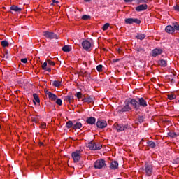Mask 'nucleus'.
Listing matches in <instances>:
<instances>
[{
    "label": "nucleus",
    "mask_w": 179,
    "mask_h": 179,
    "mask_svg": "<svg viewBox=\"0 0 179 179\" xmlns=\"http://www.w3.org/2000/svg\"><path fill=\"white\" fill-rule=\"evenodd\" d=\"M144 171L145 175L148 177H150V176H152V174L153 173V164L149 162H145L144 165Z\"/></svg>",
    "instance_id": "f257e3e1"
},
{
    "label": "nucleus",
    "mask_w": 179,
    "mask_h": 179,
    "mask_svg": "<svg viewBox=\"0 0 179 179\" xmlns=\"http://www.w3.org/2000/svg\"><path fill=\"white\" fill-rule=\"evenodd\" d=\"M43 35L45 37V38H48V40H58V35L54 32L45 31L43 32Z\"/></svg>",
    "instance_id": "f03ea898"
},
{
    "label": "nucleus",
    "mask_w": 179,
    "mask_h": 179,
    "mask_svg": "<svg viewBox=\"0 0 179 179\" xmlns=\"http://www.w3.org/2000/svg\"><path fill=\"white\" fill-rule=\"evenodd\" d=\"M106 160L103 159H100L96 160L94 164V169H103L104 167H106Z\"/></svg>",
    "instance_id": "7ed1b4c3"
},
{
    "label": "nucleus",
    "mask_w": 179,
    "mask_h": 179,
    "mask_svg": "<svg viewBox=\"0 0 179 179\" xmlns=\"http://www.w3.org/2000/svg\"><path fill=\"white\" fill-rule=\"evenodd\" d=\"M88 148L91 150H100V149L102 148V145L99 143H94L92 141L88 143Z\"/></svg>",
    "instance_id": "20e7f679"
},
{
    "label": "nucleus",
    "mask_w": 179,
    "mask_h": 179,
    "mask_svg": "<svg viewBox=\"0 0 179 179\" xmlns=\"http://www.w3.org/2000/svg\"><path fill=\"white\" fill-rule=\"evenodd\" d=\"M113 127H114V129H116L117 132L125 131V129H128V128H129V126L128 124L124 125V124H117V123H115Z\"/></svg>",
    "instance_id": "39448f33"
},
{
    "label": "nucleus",
    "mask_w": 179,
    "mask_h": 179,
    "mask_svg": "<svg viewBox=\"0 0 179 179\" xmlns=\"http://www.w3.org/2000/svg\"><path fill=\"white\" fill-rule=\"evenodd\" d=\"M124 22L126 24H134V23H136V24H141V21L138 18H126Z\"/></svg>",
    "instance_id": "423d86ee"
},
{
    "label": "nucleus",
    "mask_w": 179,
    "mask_h": 179,
    "mask_svg": "<svg viewBox=\"0 0 179 179\" xmlns=\"http://www.w3.org/2000/svg\"><path fill=\"white\" fill-rule=\"evenodd\" d=\"M72 159L74 160V163H78L80 160V150H76L71 154Z\"/></svg>",
    "instance_id": "0eeeda50"
},
{
    "label": "nucleus",
    "mask_w": 179,
    "mask_h": 179,
    "mask_svg": "<svg viewBox=\"0 0 179 179\" xmlns=\"http://www.w3.org/2000/svg\"><path fill=\"white\" fill-rule=\"evenodd\" d=\"M132 108L129 107V102H125V106H123L121 109L117 110V113H120V114H122V113H127L128 111H131Z\"/></svg>",
    "instance_id": "6e6552de"
},
{
    "label": "nucleus",
    "mask_w": 179,
    "mask_h": 179,
    "mask_svg": "<svg viewBox=\"0 0 179 179\" xmlns=\"http://www.w3.org/2000/svg\"><path fill=\"white\" fill-rule=\"evenodd\" d=\"M82 47L85 51H90V48H92V43L90 41L85 40L82 42Z\"/></svg>",
    "instance_id": "1a4fd4ad"
},
{
    "label": "nucleus",
    "mask_w": 179,
    "mask_h": 179,
    "mask_svg": "<svg viewBox=\"0 0 179 179\" xmlns=\"http://www.w3.org/2000/svg\"><path fill=\"white\" fill-rule=\"evenodd\" d=\"M96 127L97 128H100L101 129H103L107 127V122L103 120L99 119L96 122Z\"/></svg>",
    "instance_id": "9d476101"
},
{
    "label": "nucleus",
    "mask_w": 179,
    "mask_h": 179,
    "mask_svg": "<svg viewBox=\"0 0 179 179\" xmlns=\"http://www.w3.org/2000/svg\"><path fill=\"white\" fill-rule=\"evenodd\" d=\"M45 93L48 96V99H50L52 101H55V100L58 99V96H57L55 94H53L48 90L45 91Z\"/></svg>",
    "instance_id": "9b49d317"
},
{
    "label": "nucleus",
    "mask_w": 179,
    "mask_h": 179,
    "mask_svg": "<svg viewBox=\"0 0 179 179\" xmlns=\"http://www.w3.org/2000/svg\"><path fill=\"white\" fill-rule=\"evenodd\" d=\"M138 101L139 107H148V101L143 97L138 98Z\"/></svg>",
    "instance_id": "f8f14e48"
},
{
    "label": "nucleus",
    "mask_w": 179,
    "mask_h": 179,
    "mask_svg": "<svg viewBox=\"0 0 179 179\" xmlns=\"http://www.w3.org/2000/svg\"><path fill=\"white\" fill-rule=\"evenodd\" d=\"M162 53H163V50L160 48H155L152 51V57H157V55H160Z\"/></svg>",
    "instance_id": "ddd939ff"
},
{
    "label": "nucleus",
    "mask_w": 179,
    "mask_h": 179,
    "mask_svg": "<svg viewBox=\"0 0 179 179\" xmlns=\"http://www.w3.org/2000/svg\"><path fill=\"white\" fill-rule=\"evenodd\" d=\"M130 104H131V106H133V107L135 108V110H139L138 101H136V99H131Z\"/></svg>",
    "instance_id": "4468645a"
},
{
    "label": "nucleus",
    "mask_w": 179,
    "mask_h": 179,
    "mask_svg": "<svg viewBox=\"0 0 179 179\" xmlns=\"http://www.w3.org/2000/svg\"><path fill=\"white\" fill-rule=\"evenodd\" d=\"M146 9H148V5L147 4H141L138 6L136 8V10L137 12H142L143 10H146Z\"/></svg>",
    "instance_id": "2eb2a0df"
},
{
    "label": "nucleus",
    "mask_w": 179,
    "mask_h": 179,
    "mask_svg": "<svg viewBox=\"0 0 179 179\" xmlns=\"http://www.w3.org/2000/svg\"><path fill=\"white\" fill-rule=\"evenodd\" d=\"M86 122L89 124V125H94V124H96V118L94 117H87Z\"/></svg>",
    "instance_id": "dca6fc26"
},
{
    "label": "nucleus",
    "mask_w": 179,
    "mask_h": 179,
    "mask_svg": "<svg viewBox=\"0 0 179 179\" xmlns=\"http://www.w3.org/2000/svg\"><path fill=\"white\" fill-rule=\"evenodd\" d=\"M165 31L169 34H173L174 33V28L171 25H168L165 28Z\"/></svg>",
    "instance_id": "f3484780"
},
{
    "label": "nucleus",
    "mask_w": 179,
    "mask_h": 179,
    "mask_svg": "<svg viewBox=\"0 0 179 179\" xmlns=\"http://www.w3.org/2000/svg\"><path fill=\"white\" fill-rule=\"evenodd\" d=\"M10 10L20 13L22 12V8H19L17 6L13 5L10 8Z\"/></svg>",
    "instance_id": "a211bd4d"
},
{
    "label": "nucleus",
    "mask_w": 179,
    "mask_h": 179,
    "mask_svg": "<svg viewBox=\"0 0 179 179\" xmlns=\"http://www.w3.org/2000/svg\"><path fill=\"white\" fill-rule=\"evenodd\" d=\"M62 51H64V52H71V51H72V48L71 46H69V45H65L62 48Z\"/></svg>",
    "instance_id": "6ab92c4d"
},
{
    "label": "nucleus",
    "mask_w": 179,
    "mask_h": 179,
    "mask_svg": "<svg viewBox=\"0 0 179 179\" xmlns=\"http://www.w3.org/2000/svg\"><path fill=\"white\" fill-rule=\"evenodd\" d=\"M73 122L72 120H69L66 122V128H67L68 129H69L70 128H73Z\"/></svg>",
    "instance_id": "aec40b11"
},
{
    "label": "nucleus",
    "mask_w": 179,
    "mask_h": 179,
    "mask_svg": "<svg viewBox=\"0 0 179 179\" xmlns=\"http://www.w3.org/2000/svg\"><path fill=\"white\" fill-rule=\"evenodd\" d=\"M82 128V124L80 122H73V129H80Z\"/></svg>",
    "instance_id": "412c9836"
},
{
    "label": "nucleus",
    "mask_w": 179,
    "mask_h": 179,
    "mask_svg": "<svg viewBox=\"0 0 179 179\" xmlns=\"http://www.w3.org/2000/svg\"><path fill=\"white\" fill-rule=\"evenodd\" d=\"M93 100L94 99L92 96H88L87 98L83 99V103H93Z\"/></svg>",
    "instance_id": "4be33fe9"
},
{
    "label": "nucleus",
    "mask_w": 179,
    "mask_h": 179,
    "mask_svg": "<svg viewBox=\"0 0 179 179\" xmlns=\"http://www.w3.org/2000/svg\"><path fill=\"white\" fill-rule=\"evenodd\" d=\"M71 100H73V96H72V94H69L68 96L64 97V101H67L68 103H71Z\"/></svg>",
    "instance_id": "5701e85b"
},
{
    "label": "nucleus",
    "mask_w": 179,
    "mask_h": 179,
    "mask_svg": "<svg viewBox=\"0 0 179 179\" xmlns=\"http://www.w3.org/2000/svg\"><path fill=\"white\" fill-rule=\"evenodd\" d=\"M147 145L152 149L156 148V143H155V142H153L152 141H148Z\"/></svg>",
    "instance_id": "b1692460"
},
{
    "label": "nucleus",
    "mask_w": 179,
    "mask_h": 179,
    "mask_svg": "<svg viewBox=\"0 0 179 179\" xmlns=\"http://www.w3.org/2000/svg\"><path fill=\"white\" fill-rule=\"evenodd\" d=\"M145 121V117L139 116L138 120H136V124H142Z\"/></svg>",
    "instance_id": "393cba45"
},
{
    "label": "nucleus",
    "mask_w": 179,
    "mask_h": 179,
    "mask_svg": "<svg viewBox=\"0 0 179 179\" xmlns=\"http://www.w3.org/2000/svg\"><path fill=\"white\" fill-rule=\"evenodd\" d=\"M146 38V35L143 34H138L136 36V38L138 40H144V38Z\"/></svg>",
    "instance_id": "a878e982"
},
{
    "label": "nucleus",
    "mask_w": 179,
    "mask_h": 179,
    "mask_svg": "<svg viewBox=\"0 0 179 179\" xmlns=\"http://www.w3.org/2000/svg\"><path fill=\"white\" fill-rule=\"evenodd\" d=\"M159 65H161V66H162L163 68H166V66H167V61L164 59H161L159 61Z\"/></svg>",
    "instance_id": "bb28decb"
},
{
    "label": "nucleus",
    "mask_w": 179,
    "mask_h": 179,
    "mask_svg": "<svg viewBox=\"0 0 179 179\" xmlns=\"http://www.w3.org/2000/svg\"><path fill=\"white\" fill-rule=\"evenodd\" d=\"M136 51H137V52H145V48L140 46L136 48Z\"/></svg>",
    "instance_id": "cd10ccee"
},
{
    "label": "nucleus",
    "mask_w": 179,
    "mask_h": 179,
    "mask_svg": "<svg viewBox=\"0 0 179 179\" xmlns=\"http://www.w3.org/2000/svg\"><path fill=\"white\" fill-rule=\"evenodd\" d=\"M172 27H173V31H179V24L177 22L173 23Z\"/></svg>",
    "instance_id": "c85d7f7f"
},
{
    "label": "nucleus",
    "mask_w": 179,
    "mask_h": 179,
    "mask_svg": "<svg viewBox=\"0 0 179 179\" xmlns=\"http://www.w3.org/2000/svg\"><path fill=\"white\" fill-rule=\"evenodd\" d=\"M118 162L113 161V170H117L118 169Z\"/></svg>",
    "instance_id": "c756f323"
},
{
    "label": "nucleus",
    "mask_w": 179,
    "mask_h": 179,
    "mask_svg": "<svg viewBox=\"0 0 179 179\" xmlns=\"http://www.w3.org/2000/svg\"><path fill=\"white\" fill-rule=\"evenodd\" d=\"M52 85L55 87H59V86H61V81L55 80L53 81Z\"/></svg>",
    "instance_id": "7c9ffc66"
},
{
    "label": "nucleus",
    "mask_w": 179,
    "mask_h": 179,
    "mask_svg": "<svg viewBox=\"0 0 179 179\" xmlns=\"http://www.w3.org/2000/svg\"><path fill=\"white\" fill-rule=\"evenodd\" d=\"M1 45L3 48H5V47H8L9 45V42H8L7 41H2Z\"/></svg>",
    "instance_id": "2f4dec72"
},
{
    "label": "nucleus",
    "mask_w": 179,
    "mask_h": 179,
    "mask_svg": "<svg viewBox=\"0 0 179 179\" xmlns=\"http://www.w3.org/2000/svg\"><path fill=\"white\" fill-rule=\"evenodd\" d=\"M33 97L36 103H40V98L38 97V95L37 94H34Z\"/></svg>",
    "instance_id": "473e14b6"
},
{
    "label": "nucleus",
    "mask_w": 179,
    "mask_h": 179,
    "mask_svg": "<svg viewBox=\"0 0 179 179\" xmlns=\"http://www.w3.org/2000/svg\"><path fill=\"white\" fill-rule=\"evenodd\" d=\"M168 135L171 138H177V134H176L175 132H169L168 133Z\"/></svg>",
    "instance_id": "72a5a7b5"
},
{
    "label": "nucleus",
    "mask_w": 179,
    "mask_h": 179,
    "mask_svg": "<svg viewBox=\"0 0 179 179\" xmlns=\"http://www.w3.org/2000/svg\"><path fill=\"white\" fill-rule=\"evenodd\" d=\"M82 19L83 20H89V19H92V17L90 15H85L82 16Z\"/></svg>",
    "instance_id": "f704fd0d"
},
{
    "label": "nucleus",
    "mask_w": 179,
    "mask_h": 179,
    "mask_svg": "<svg viewBox=\"0 0 179 179\" xmlns=\"http://www.w3.org/2000/svg\"><path fill=\"white\" fill-rule=\"evenodd\" d=\"M108 27H110V24L109 23H106L105 24L103 27H102V29L106 31V30H107V29H108Z\"/></svg>",
    "instance_id": "c9c22d12"
},
{
    "label": "nucleus",
    "mask_w": 179,
    "mask_h": 179,
    "mask_svg": "<svg viewBox=\"0 0 179 179\" xmlns=\"http://www.w3.org/2000/svg\"><path fill=\"white\" fill-rule=\"evenodd\" d=\"M96 71H98V72H102L103 71V65L99 64L96 66Z\"/></svg>",
    "instance_id": "e433bc0d"
},
{
    "label": "nucleus",
    "mask_w": 179,
    "mask_h": 179,
    "mask_svg": "<svg viewBox=\"0 0 179 179\" xmlns=\"http://www.w3.org/2000/svg\"><path fill=\"white\" fill-rule=\"evenodd\" d=\"M56 104H57L58 106H62V100L57 98L56 99Z\"/></svg>",
    "instance_id": "4c0bfd02"
},
{
    "label": "nucleus",
    "mask_w": 179,
    "mask_h": 179,
    "mask_svg": "<svg viewBox=\"0 0 179 179\" xmlns=\"http://www.w3.org/2000/svg\"><path fill=\"white\" fill-rule=\"evenodd\" d=\"M80 75H81L82 76H87V75L90 76V74L88 73L87 71H80Z\"/></svg>",
    "instance_id": "58836bf2"
},
{
    "label": "nucleus",
    "mask_w": 179,
    "mask_h": 179,
    "mask_svg": "<svg viewBox=\"0 0 179 179\" xmlns=\"http://www.w3.org/2000/svg\"><path fill=\"white\" fill-rule=\"evenodd\" d=\"M47 62H48V64L49 65H51L52 66H54V65H55V62H52V61H51V60H50V59H48V60H47Z\"/></svg>",
    "instance_id": "ea45409f"
},
{
    "label": "nucleus",
    "mask_w": 179,
    "mask_h": 179,
    "mask_svg": "<svg viewBox=\"0 0 179 179\" xmlns=\"http://www.w3.org/2000/svg\"><path fill=\"white\" fill-rule=\"evenodd\" d=\"M76 96L78 99V100H80V99H82V92H77Z\"/></svg>",
    "instance_id": "a19ab883"
},
{
    "label": "nucleus",
    "mask_w": 179,
    "mask_h": 179,
    "mask_svg": "<svg viewBox=\"0 0 179 179\" xmlns=\"http://www.w3.org/2000/svg\"><path fill=\"white\" fill-rule=\"evenodd\" d=\"M168 99L169 100H174V99H176V95L174 94L168 95Z\"/></svg>",
    "instance_id": "79ce46f5"
},
{
    "label": "nucleus",
    "mask_w": 179,
    "mask_h": 179,
    "mask_svg": "<svg viewBox=\"0 0 179 179\" xmlns=\"http://www.w3.org/2000/svg\"><path fill=\"white\" fill-rule=\"evenodd\" d=\"M42 69H43L44 71L45 69H47V62H45L43 64H42Z\"/></svg>",
    "instance_id": "37998d69"
},
{
    "label": "nucleus",
    "mask_w": 179,
    "mask_h": 179,
    "mask_svg": "<svg viewBox=\"0 0 179 179\" xmlns=\"http://www.w3.org/2000/svg\"><path fill=\"white\" fill-rule=\"evenodd\" d=\"M47 127V124L45 123H41L40 128H42V129H45V127Z\"/></svg>",
    "instance_id": "c03bdc74"
},
{
    "label": "nucleus",
    "mask_w": 179,
    "mask_h": 179,
    "mask_svg": "<svg viewBox=\"0 0 179 179\" xmlns=\"http://www.w3.org/2000/svg\"><path fill=\"white\" fill-rule=\"evenodd\" d=\"M173 9L174 10H176V12H179V6L176 5L175 6H173Z\"/></svg>",
    "instance_id": "a18cd8bd"
},
{
    "label": "nucleus",
    "mask_w": 179,
    "mask_h": 179,
    "mask_svg": "<svg viewBox=\"0 0 179 179\" xmlns=\"http://www.w3.org/2000/svg\"><path fill=\"white\" fill-rule=\"evenodd\" d=\"M21 62H22L23 64H27V58L21 59Z\"/></svg>",
    "instance_id": "49530a36"
},
{
    "label": "nucleus",
    "mask_w": 179,
    "mask_h": 179,
    "mask_svg": "<svg viewBox=\"0 0 179 179\" xmlns=\"http://www.w3.org/2000/svg\"><path fill=\"white\" fill-rule=\"evenodd\" d=\"M3 58H6V59H8L9 58V55H8V52H6V54H3Z\"/></svg>",
    "instance_id": "de8ad7c7"
},
{
    "label": "nucleus",
    "mask_w": 179,
    "mask_h": 179,
    "mask_svg": "<svg viewBox=\"0 0 179 179\" xmlns=\"http://www.w3.org/2000/svg\"><path fill=\"white\" fill-rule=\"evenodd\" d=\"M54 3H59V1H57V0H52V5H54Z\"/></svg>",
    "instance_id": "09e8293b"
},
{
    "label": "nucleus",
    "mask_w": 179,
    "mask_h": 179,
    "mask_svg": "<svg viewBox=\"0 0 179 179\" xmlns=\"http://www.w3.org/2000/svg\"><path fill=\"white\" fill-rule=\"evenodd\" d=\"M174 162H175L176 164H179V157H178V158H176V160H174Z\"/></svg>",
    "instance_id": "8fccbe9b"
},
{
    "label": "nucleus",
    "mask_w": 179,
    "mask_h": 179,
    "mask_svg": "<svg viewBox=\"0 0 179 179\" xmlns=\"http://www.w3.org/2000/svg\"><path fill=\"white\" fill-rule=\"evenodd\" d=\"M45 71H47L48 72H51V68H46Z\"/></svg>",
    "instance_id": "3c124183"
},
{
    "label": "nucleus",
    "mask_w": 179,
    "mask_h": 179,
    "mask_svg": "<svg viewBox=\"0 0 179 179\" xmlns=\"http://www.w3.org/2000/svg\"><path fill=\"white\" fill-rule=\"evenodd\" d=\"M141 2L142 3H146V2H148V0H141Z\"/></svg>",
    "instance_id": "603ef678"
},
{
    "label": "nucleus",
    "mask_w": 179,
    "mask_h": 179,
    "mask_svg": "<svg viewBox=\"0 0 179 179\" xmlns=\"http://www.w3.org/2000/svg\"><path fill=\"white\" fill-rule=\"evenodd\" d=\"M116 51L118 52V54H121V49H120V48H116Z\"/></svg>",
    "instance_id": "864d4df0"
},
{
    "label": "nucleus",
    "mask_w": 179,
    "mask_h": 179,
    "mask_svg": "<svg viewBox=\"0 0 179 179\" xmlns=\"http://www.w3.org/2000/svg\"><path fill=\"white\" fill-rule=\"evenodd\" d=\"M110 169H113V162H110Z\"/></svg>",
    "instance_id": "5fc2aeb1"
},
{
    "label": "nucleus",
    "mask_w": 179,
    "mask_h": 179,
    "mask_svg": "<svg viewBox=\"0 0 179 179\" xmlns=\"http://www.w3.org/2000/svg\"><path fill=\"white\" fill-rule=\"evenodd\" d=\"M39 145H40L41 146H44V143L40 142V143H39Z\"/></svg>",
    "instance_id": "6e6d98bb"
},
{
    "label": "nucleus",
    "mask_w": 179,
    "mask_h": 179,
    "mask_svg": "<svg viewBox=\"0 0 179 179\" xmlns=\"http://www.w3.org/2000/svg\"><path fill=\"white\" fill-rule=\"evenodd\" d=\"M118 61H120V59H114L113 62H118Z\"/></svg>",
    "instance_id": "4d7b16f0"
},
{
    "label": "nucleus",
    "mask_w": 179,
    "mask_h": 179,
    "mask_svg": "<svg viewBox=\"0 0 179 179\" xmlns=\"http://www.w3.org/2000/svg\"><path fill=\"white\" fill-rule=\"evenodd\" d=\"M124 2H132V0H124Z\"/></svg>",
    "instance_id": "13d9d810"
},
{
    "label": "nucleus",
    "mask_w": 179,
    "mask_h": 179,
    "mask_svg": "<svg viewBox=\"0 0 179 179\" xmlns=\"http://www.w3.org/2000/svg\"><path fill=\"white\" fill-rule=\"evenodd\" d=\"M171 83H174V79H171Z\"/></svg>",
    "instance_id": "bf43d9fd"
},
{
    "label": "nucleus",
    "mask_w": 179,
    "mask_h": 179,
    "mask_svg": "<svg viewBox=\"0 0 179 179\" xmlns=\"http://www.w3.org/2000/svg\"><path fill=\"white\" fill-rule=\"evenodd\" d=\"M85 2H90L92 0H84Z\"/></svg>",
    "instance_id": "052dcab7"
},
{
    "label": "nucleus",
    "mask_w": 179,
    "mask_h": 179,
    "mask_svg": "<svg viewBox=\"0 0 179 179\" xmlns=\"http://www.w3.org/2000/svg\"><path fill=\"white\" fill-rule=\"evenodd\" d=\"M34 104H36V102L34 101Z\"/></svg>",
    "instance_id": "680f3d73"
},
{
    "label": "nucleus",
    "mask_w": 179,
    "mask_h": 179,
    "mask_svg": "<svg viewBox=\"0 0 179 179\" xmlns=\"http://www.w3.org/2000/svg\"><path fill=\"white\" fill-rule=\"evenodd\" d=\"M0 129H1V125H0Z\"/></svg>",
    "instance_id": "e2e57ef3"
}]
</instances>
